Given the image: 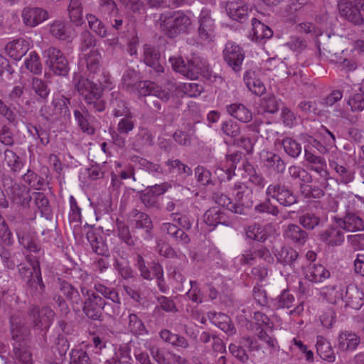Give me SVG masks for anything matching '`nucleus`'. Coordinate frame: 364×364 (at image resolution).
I'll return each mask as SVG.
<instances>
[{
  "mask_svg": "<svg viewBox=\"0 0 364 364\" xmlns=\"http://www.w3.org/2000/svg\"><path fill=\"white\" fill-rule=\"evenodd\" d=\"M75 89L83 97L88 109L94 112H103L105 102L102 99V88L87 78L80 77L75 83Z\"/></svg>",
  "mask_w": 364,
  "mask_h": 364,
  "instance_id": "nucleus-1",
  "label": "nucleus"
},
{
  "mask_svg": "<svg viewBox=\"0 0 364 364\" xmlns=\"http://www.w3.org/2000/svg\"><path fill=\"white\" fill-rule=\"evenodd\" d=\"M26 259L31 265L32 269L21 264L18 268L19 274L21 277L24 279L33 277L27 282L28 290L30 291L31 294L33 296H40L45 291V285L41 277L40 262L37 257L32 258L31 256L28 255Z\"/></svg>",
  "mask_w": 364,
  "mask_h": 364,
  "instance_id": "nucleus-2",
  "label": "nucleus"
},
{
  "mask_svg": "<svg viewBox=\"0 0 364 364\" xmlns=\"http://www.w3.org/2000/svg\"><path fill=\"white\" fill-rule=\"evenodd\" d=\"M161 27L169 38L186 33L191 25V20L181 11H174L161 16Z\"/></svg>",
  "mask_w": 364,
  "mask_h": 364,
  "instance_id": "nucleus-3",
  "label": "nucleus"
},
{
  "mask_svg": "<svg viewBox=\"0 0 364 364\" xmlns=\"http://www.w3.org/2000/svg\"><path fill=\"white\" fill-rule=\"evenodd\" d=\"M70 99L64 96L53 98L49 105H43L39 113L47 122L53 123L62 119L66 120L70 117V111L68 105Z\"/></svg>",
  "mask_w": 364,
  "mask_h": 364,
  "instance_id": "nucleus-4",
  "label": "nucleus"
},
{
  "mask_svg": "<svg viewBox=\"0 0 364 364\" xmlns=\"http://www.w3.org/2000/svg\"><path fill=\"white\" fill-rule=\"evenodd\" d=\"M266 196L275 200L283 207H290L299 201L298 196L285 184L279 182L269 184L265 192Z\"/></svg>",
  "mask_w": 364,
  "mask_h": 364,
  "instance_id": "nucleus-5",
  "label": "nucleus"
},
{
  "mask_svg": "<svg viewBox=\"0 0 364 364\" xmlns=\"http://www.w3.org/2000/svg\"><path fill=\"white\" fill-rule=\"evenodd\" d=\"M85 299L82 301V310L85 316L93 321H101L102 312L107 303L96 293L86 290Z\"/></svg>",
  "mask_w": 364,
  "mask_h": 364,
  "instance_id": "nucleus-6",
  "label": "nucleus"
},
{
  "mask_svg": "<svg viewBox=\"0 0 364 364\" xmlns=\"http://www.w3.org/2000/svg\"><path fill=\"white\" fill-rule=\"evenodd\" d=\"M55 312L48 306L39 308L31 305L28 311V317L33 328L41 331H48L51 326Z\"/></svg>",
  "mask_w": 364,
  "mask_h": 364,
  "instance_id": "nucleus-7",
  "label": "nucleus"
},
{
  "mask_svg": "<svg viewBox=\"0 0 364 364\" xmlns=\"http://www.w3.org/2000/svg\"><path fill=\"white\" fill-rule=\"evenodd\" d=\"M43 56L46 58V64L55 75H68L70 70L68 60L59 49L50 47L44 50Z\"/></svg>",
  "mask_w": 364,
  "mask_h": 364,
  "instance_id": "nucleus-8",
  "label": "nucleus"
},
{
  "mask_svg": "<svg viewBox=\"0 0 364 364\" xmlns=\"http://www.w3.org/2000/svg\"><path fill=\"white\" fill-rule=\"evenodd\" d=\"M237 209L236 213L245 214V210L253 205V191L247 183L237 181L232 187Z\"/></svg>",
  "mask_w": 364,
  "mask_h": 364,
  "instance_id": "nucleus-9",
  "label": "nucleus"
},
{
  "mask_svg": "<svg viewBox=\"0 0 364 364\" xmlns=\"http://www.w3.org/2000/svg\"><path fill=\"white\" fill-rule=\"evenodd\" d=\"M10 333L12 343L27 342L31 333L30 328L26 323V318L21 313L16 312L9 318Z\"/></svg>",
  "mask_w": 364,
  "mask_h": 364,
  "instance_id": "nucleus-10",
  "label": "nucleus"
},
{
  "mask_svg": "<svg viewBox=\"0 0 364 364\" xmlns=\"http://www.w3.org/2000/svg\"><path fill=\"white\" fill-rule=\"evenodd\" d=\"M338 6L341 16L348 21L358 26L364 23L360 14V10L364 11V0H355L354 4L350 1L340 2Z\"/></svg>",
  "mask_w": 364,
  "mask_h": 364,
  "instance_id": "nucleus-11",
  "label": "nucleus"
},
{
  "mask_svg": "<svg viewBox=\"0 0 364 364\" xmlns=\"http://www.w3.org/2000/svg\"><path fill=\"white\" fill-rule=\"evenodd\" d=\"M223 58L227 64L237 73L242 70L245 53L238 45L233 42H228L223 50Z\"/></svg>",
  "mask_w": 364,
  "mask_h": 364,
  "instance_id": "nucleus-12",
  "label": "nucleus"
},
{
  "mask_svg": "<svg viewBox=\"0 0 364 364\" xmlns=\"http://www.w3.org/2000/svg\"><path fill=\"white\" fill-rule=\"evenodd\" d=\"M133 91L136 92L140 97H149V101H151L153 97H156L157 99L164 102H167L170 98V95L168 92L163 90L154 82L149 80L138 82Z\"/></svg>",
  "mask_w": 364,
  "mask_h": 364,
  "instance_id": "nucleus-13",
  "label": "nucleus"
},
{
  "mask_svg": "<svg viewBox=\"0 0 364 364\" xmlns=\"http://www.w3.org/2000/svg\"><path fill=\"white\" fill-rule=\"evenodd\" d=\"M129 223L133 228L143 229L145 231L144 239L152 238L154 225L150 216L136 209H133L129 214Z\"/></svg>",
  "mask_w": 364,
  "mask_h": 364,
  "instance_id": "nucleus-14",
  "label": "nucleus"
},
{
  "mask_svg": "<svg viewBox=\"0 0 364 364\" xmlns=\"http://www.w3.org/2000/svg\"><path fill=\"white\" fill-rule=\"evenodd\" d=\"M198 35L203 41H212L215 30V20L212 18L211 11L207 8L201 10L198 17Z\"/></svg>",
  "mask_w": 364,
  "mask_h": 364,
  "instance_id": "nucleus-15",
  "label": "nucleus"
},
{
  "mask_svg": "<svg viewBox=\"0 0 364 364\" xmlns=\"http://www.w3.org/2000/svg\"><path fill=\"white\" fill-rule=\"evenodd\" d=\"M6 191L12 203L23 208L29 207L32 196L30 195L29 189L26 186L15 183Z\"/></svg>",
  "mask_w": 364,
  "mask_h": 364,
  "instance_id": "nucleus-16",
  "label": "nucleus"
},
{
  "mask_svg": "<svg viewBox=\"0 0 364 364\" xmlns=\"http://www.w3.org/2000/svg\"><path fill=\"white\" fill-rule=\"evenodd\" d=\"M360 343L358 335L351 331L340 332L337 338V350L341 353H351L355 350Z\"/></svg>",
  "mask_w": 364,
  "mask_h": 364,
  "instance_id": "nucleus-17",
  "label": "nucleus"
},
{
  "mask_svg": "<svg viewBox=\"0 0 364 364\" xmlns=\"http://www.w3.org/2000/svg\"><path fill=\"white\" fill-rule=\"evenodd\" d=\"M23 227H19L16 230V235L18 242L29 252L38 255H42L43 250L37 240L27 230L28 223H23Z\"/></svg>",
  "mask_w": 364,
  "mask_h": 364,
  "instance_id": "nucleus-18",
  "label": "nucleus"
},
{
  "mask_svg": "<svg viewBox=\"0 0 364 364\" xmlns=\"http://www.w3.org/2000/svg\"><path fill=\"white\" fill-rule=\"evenodd\" d=\"M259 158L264 167L272 170L277 173H283L286 164L282 157L272 151L263 150L259 154Z\"/></svg>",
  "mask_w": 364,
  "mask_h": 364,
  "instance_id": "nucleus-19",
  "label": "nucleus"
},
{
  "mask_svg": "<svg viewBox=\"0 0 364 364\" xmlns=\"http://www.w3.org/2000/svg\"><path fill=\"white\" fill-rule=\"evenodd\" d=\"M58 284L60 291L70 301L73 310L76 313L80 312L82 306V299L78 290L67 281L60 278L58 279Z\"/></svg>",
  "mask_w": 364,
  "mask_h": 364,
  "instance_id": "nucleus-20",
  "label": "nucleus"
},
{
  "mask_svg": "<svg viewBox=\"0 0 364 364\" xmlns=\"http://www.w3.org/2000/svg\"><path fill=\"white\" fill-rule=\"evenodd\" d=\"M162 233L167 235L177 245H186L191 242L188 235L172 223H164L161 225Z\"/></svg>",
  "mask_w": 364,
  "mask_h": 364,
  "instance_id": "nucleus-21",
  "label": "nucleus"
},
{
  "mask_svg": "<svg viewBox=\"0 0 364 364\" xmlns=\"http://www.w3.org/2000/svg\"><path fill=\"white\" fill-rule=\"evenodd\" d=\"M21 16L24 24L29 27H35L41 22L48 19V12L42 8H25L22 11Z\"/></svg>",
  "mask_w": 364,
  "mask_h": 364,
  "instance_id": "nucleus-22",
  "label": "nucleus"
},
{
  "mask_svg": "<svg viewBox=\"0 0 364 364\" xmlns=\"http://www.w3.org/2000/svg\"><path fill=\"white\" fill-rule=\"evenodd\" d=\"M305 278L311 282H323L331 276L330 272L320 264L308 262L303 267Z\"/></svg>",
  "mask_w": 364,
  "mask_h": 364,
  "instance_id": "nucleus-23",
  "label": "nucleus"
},
{
  "mask_svg": "<svg viewBox=\"0 0 364 364\" xmlns=\"http://www.w3.org/2000/svg\"><path fill=\"white\" fill-rule=\"evenodd\" d=\"M144 62L151 67L156 73L164 72V68L161 64V55L159 50L151 45L144 46Z\"/></svg>",
  "mask_w": 364,
  "mask_h": 364,
  "instance_id": "nucleus-24",
  "label": "nucleus"
},
{
  "mask_svg": "<svg viewBox=\"0 0 364 364\" xmlns=\"http://www.w3.org/2000/svg\"><path fill=\"white\" fill-rule=\"evenodd\" d=\"M305 160L309 164V169L317 173L319 176L325 180L329 177V173L326 169V160L319 156H316L305 149Z\"/></svg>",
  "mask_w": 364,
  "mask_h": 364,
  "instance_id": "nucleus-25",
  "label": "nucleus"
},
{
  "mask_svg": "<svg viewBox=\"0 0 364 364\" xmlns=\"http://www.w3.org/2000/svg\"><path fill=\"white\" fill-rule=\"evenodd\" d=\"M343 301L347 306L359 309L364 304V294L358 287L349 285L346 287Z\"/></svg>",
  "mask_w": 364,
  "mask_h": 364,
  "instance_id": "nucleus-26",
  "label": "nucleus"
},
{
  "mask_svg": "<svg viewBox=\"0 0 364 364\" xmlns=\"http://www.w3.org/2000/svg\"><path fill=\"white\" fill-rule=\"evenodd\" d=\"M284 237L292 243L302 246L307 241L309 235L306 231L303 230L299 225L290 224L284 229Z\"/></svg>",
  "mask_w": 364,
  "mask_h": 364,
  "instance_id": "nucleus-27",
  "label": "nucleus"
},
{
  "mask_svg": "<svg viewBox=\"0 0 364 364\" xmlns=\"http://www.w3.org/2000/svg\"><path fill=\"white\" fill-rule=\"evenodd\" d=\"M274 255L278 262L289 265L291 268H295L299 259L298 252L289 246L282 247L279 250L274 252Z\"/></svg>",
  "mask_w": 364,
  "mask_h": 364,
  "instance_id": "nucleus-28",
  "label": "nucleus"
},
{
  "mask_svg": "<svg viewBox=\"0 0 364 364\" xmlns=\"http://www.w3.org/2000/svg\"><path fill=\"white\" fill-rule=\"evenodd\" d=\"M11 358L21 364H33L32 354L28 349L27 342L12 343Z\"/></svg>",
  "mask_w": 364,
  "mask_h": 364,
  "instance_id": "nucleus-29",
  "label": "nucleus"
},
{
  "mask_svg": "<svg viewBox=\"0 0 364 364\" xmlns=\"http://www.w3.org/2000/svg\"><path fill=\"white\" fill-rule=\"evenodd\" d=\"M225 10L228 16L235 21L242 20L248 14V6L240 1H228Z\"/></svg>",
  "mask_w": 364,
  "mask_h": 364,
  "instance_id": "nucleus-30",
  "label": "nucleus"
},
{
  "mask_svg": "<svg viewBox=\"0 0 364 364\" xmlns=\"http://www.w3.org/2000/svg\"><path fill=\"white\" fill-rule=\"evenodd\" d=\"M337 223L341 228L347 231L354 232L364 229L363 220L353 213H348L343 218L337 220Z\"/></svg>",
  "mask_w": 364,
  "mask_h": 364,
  "instance_id": "nucleus-31",
  "label": "nucleus"
},
{
  "mask_svg": "<svg viewBox=\"0 0 364 364\" xmlns=\"http://www.w3.org/2000/svg\"><path fill=\"white\" fill-rule=\"evenodd\" d=\"M110 107L112 109V115L114 117H121L132 113L123 96L119 92H112Z\"/></svg>",
  "mask_w": 364,
  "mask_h": 364,
  "instance_id": "nucleus-32",
  "label": "nucleus"
},
{
  "mask_svg": "<svg viewBox=\"0 0 364 364\" xmlns=\"http://www.w3.org/2000/svg\"><path fill=\"white\" fill-rule=\"evenodd\" d=\"M252 29L250 35L252 41L259 42L262 40L269 39L272 37V30L257 18H252Z\"/></svg>",
  "mask_w": 364,
  "mask_h": 364,
  "instance_id": "nucleus-33",
  "label": "nucleus"
},
{
  "mask_svg": "<svg viewBox=\"0 0 364 364\" xmlns=\"http://www.w3.org/2000/svg\"><path fill=\"white\" fill-rule=\"evenodd\" d=\"M316 352L321 359L329 363L336 360V354L330 343L323 336H318L316 337Z\"/></svg>",
  "mask_w": 364,
  "mask_h": 364,
  "instance_id": "nucleus-34",
  "label": "nucleus"
},
{
  "mask_svg": "<svg viewBox=\"0 0 364 364\" xmlns=\"http://www.w3.org/2000/svg\"><path fill=\"white\" fill-rule=\"evenodd\" d=\"M5 50L11 58L19 60L28 52V46L25 40L20 38L9 43Z\"/></svg>",
  "mask_w": 364,
  "mask_h": 364,
  "instance_id": "nucleus-35",
  "label": "nucleus"
},
{
  "mask_svg": "<svg viewBox=\"0 0 364 364\" xmlns=\"http://www.w3.org/2000/svg\"><path fill=\"white\" fill-rule=\"evenodd\" d=\"M80 109H75L74 117L80 129L87 134L95 133V128L90 124L88 109L84 105L80 107Z\"/></svg>",
  "mask_w": 364,
  "mask_h": 364,
  "instance_id": "nucleus-36",
  "label": "nucleus"
},
{
  "mask_svg": "<svg viewBox=\"0 0 364 364\" xmlns=\"http://www.w3.org/2000/svg\"><path fill=\"white\" fill-rule=\"evenodd\" d=\"M346 287L341 284H330L322 288V295L331 304H336L338 301L344 299Z\"/></svg>",
  "mask_w": 364,
  "mask_h": 364,
  "instance_id": "nucleus-37",
  "label": "nucleus"
},
{
  "mask_svg": "<svg viewBox=\"0 0 364 364\" xmlns=\"http://www.w3.org/2000/svg\"><path fill=\"white\" fill-rule=\"evenodd\" d=\"M268 225H262L258 223H253L245 228V235L247 238L263 242L268 237Z\"/></svg>",
  "mask_w": 364,
  "mask_h": 364,
  "instance_id": "nucleus-38",
  "label": "nucleus"
},
{
  "mask_svg": "<svg viewBox=\"0 0 364 364\" xmlns=\"http://www.w3.org/2000/svg\"><path fill=\"white\" fill-rule=\"evenodd\" d=\"M244 82L249 90L257 95L264 94L266 90L264 83L257 77L255 71L247 70L244 75Z\"/></svg>",
  "mask_w": 364,
  "mask_h": 364,
  "instance_id": "nucleus-39",
  "label": "nucleus"
},
{
  "mask_svg": "<svg viewBox=\"0 0 364 364\" xmlns=\"http://www.w3.org/2000/svg\"><path fill=\"white\" fill-rule=\"evenodd\" d=\"M329 166L333 169L341 183L348 184L354 179V171L348 166L339 164L334 160L329 161Z\"/></svg>",
  "mask_w": 364,
  "mask_h": 364,
  "instance_id": "nucleus-40",
  "label": "nucleus"
},
{
  "mask_svg": "<svg viewBox=\"0 0 364 364\" xmlns=\"http://www.w3.org/2000/svg\"><path fill=\"white\" fill-rule=\"evenodd\" d=\"M227 111L231 116L244 123H247L252 119L251 111L240 103L228 105Z\"/></svg>",
  "mask_w": 364,
  "mask_h": 364,
  "instance_id": "nucleus-41",
  "label": "nucleus"
},
{
  "mask_svg": "<svg viewBox=\"0 0 364 364\" xmlns=\"http://www.w3.org/2000/svg\"><path fill=\"white\" fill-rule=\"evenodd\" d=\"M320 240L328 245H341L344 241V235L342 230L337 228H330L321 233Z\"/></svg>",
  "mask_w": 364,
  "mask_h": 364,
  "instance_id": "nucleus-42",
  "label": "nucleus"
},
{
  "mask_svg": "<svg viewBox=\"0 0 364 364\" xmlns=\"http://www.w3.org/2000/svg\"><path fill=\"white\" fill-rule=\"evenodd\" d=\"M153 144L154 136L151 132L146 128L140 129L132 141L133 149L137 151L142 148L150 146Z\"/></svg>",
  "mask_w": 364,
  "mask_h": 364,
  "instance_id": "nucleus-43",
  "label": "nucleus"
},
{
  "mask_svg": "<svg viewBox=\"0 0 364 364\" xmlns=\"http://www.w3.org/2000/svg\"><path fill=\"white\" fill-rule=\"evenodd\" d=\"M186 70L188 72L185 73L184 76L191 79L198 78L199 74L205 75L208 72L205 63L198 57H193L188 60Z\"/></svg>",
  "mask_w": 364,
  "mask_h": 364,
  "instance_id": "nucleus-44",
  "label": "nucleus"
},
{
  "mask_svg": "<svg viewBox=\"0 0 364 364\" xmlns=\"http://www.w3.org/2000/svg\"><path fill=\"white\" fill-rule=\"evenodd\" d=\"M49 31L50 34L57 39L70 41L72 32L69 27L61 21H55L50 26Z\"/></svg>",
  "mask_w": 364,
  "mask_h": 364,
  "instance_id": "nucleus-45",
  "label": "nucleus"
},
{
  "mask_svg": "<svg viewBox=\"0 0 364 364\" xmlns=\"http://www.w3.org/2000/svg\"><path fill=\"white\" fill-rule=\"evenodd\" d=\"M203 221L205 223L215 228L218 224H225L226 223L225 215L223 212L218 208H211L208 209L203 215Z\"/></svg>",
  "mask_w": 364,
  "mask_h": 364,
  "instance_id": "nucleus-46",
  "label": "nucleus"
},
{
  "mask_svg": "<svg viewBox=\"0 0 364 364\" xmlns=\"http://www.w3.org/2000/svg\"><path fill=\"white\" fill-rule=\"evenodd\" d=\"M242 153L235 151L226 155L225 161L221 164L222 169L225 171L228 180H230L235 175V170L237 164L242 160Z\"/></svg>",
  "mask_w": 364,
  "mask_h": 364,
  "instance_id": "nucleus-47",
  "label": "nucleus"
},
{
  "mask_svg": "<svg viewBox=\"0 0 364 364\" xmlns=\"http://www.w3.org/2000/svg\"><path fill=\"white\" fill-rule=\"evenodd\" d=\"M87 240L90 242L92 250L99 255L105 256L108 254V248L102 240V237L97 235L94 230H90L87 232Z\"/></svg>",
  "mask_w": 364,
  "mask_h": 364,
  "instance_id": "nucleus-48",
  "label": "nucleus"
},
{
  "mask_svg": "<svg viewBox=\"0 0 364 364\" xmlns=\"http://www.w3.org/2000/svg\"><path fill=\"white\" fill-rule=\"evenodd\" d=\"M95 290L102 294L105 298L110 299L114 304L117 305L116 309H114V314H119V304H121L120 298L117 291L113 289L107 287L100 282H97L94 284Z\"/></svg>",
  "mask_w": 364,
  "mask_h": 364,
  "instance_id": "nucleus-49",
  "label": "nucleus"
},
{
  "mask_svg": "<svg viewBox=\"0 0 364 364\" xmlns=\"http://www.w3.org/2000/svg\"><path fill=\"white\" fill-rule=\"evenodd\" d=\"M86 67L90 74H97L102 66V55L97 50H92L85 55Z\"/></svg>",
  "mask_w": 364,
  "mask_h": 364,
  "instance_id": "nucleus-50",
  "label": "nucleus"
},
{
  "mask_svg": "<svg viewBox=\"0 0 364 364\" xmlns=\"http://www.w3.org/2000/svg\"><path fill=\"white\" fill-rule=\"evenodd\" d=\"M288 174L294 180H298L300 183H310L312 182L311 175L304 168L298 165H291L288 168Z\"/></svg>",
  "mask_w": 364,
  "mask_h": 364,
  "instance_id": "nucleus-51",
  "label": "nucleus"
},
{
  "mask_svg": "<svg viewBox=\"0 0 364 364\" xmlns=\"http://www.w3.org/2000/svg\"><path fill=\"white\" fill-rule=\"evenodd\" d=\"M299 223L306 230H312L320 225L321 218L317 213L309 211L299 217Z\"/></svg>",
  "mask_w": 364,
  "mask_h": 364,
  "instance_id": "nucleus-52",
  "label": "nucleus"
},
{
  "mask_svg": "<svg viewBox=\"0 0 364 364\" xmlns=\"http://www.w3.org/2000/svg\"><path fill=\"white\" fill-rule=\"evenodd\" d=\"M279 100L273 95H268L259 101V111L262 113L274 114L279 108Z\"/></svg>",
  "mask_w": 364,
  "mask_h": 364,
  "instance_id": "nucleus-53",
  "label": "nucleus"
},
{
  "mask_svg": "<svg viewBox=\"0 0 364 364\" xmlns=\"http://www.w3.org/2000/svg\"><path fill=\"white\" fill-rule=\"evenodd\" d=\"M278 143L283 146L285 153L294 159L297 158L301 152V144L291 137H286L281 141H278Z\"/></svg>",
  "mask_w": 364,
  "mask_h": 364,
  "instance_id": "nucleus-54",
  "label": "nucleus"
},
{
  "mask_svg": "<svg viewBox=\"0 0 364 364\" xmlns=\"http://www.w3.org/2000/svg\"><path fill=\"white\" fill-rule=\"evenodd\" d=\"M117 232L119 239L126 245H135L137 238L132 235L129 225L124 222L117 220Z\"/></svg>",
  "mask_w": 364,
  "mask_h": 364,
  "instance_id": "nucleus-55",
  "label": "nucleus"
},
{
  "mask_svg": "<svg viewBox=\"0 0 364 364\" xmlns=\"http://www.w3.org/2000/svg\"><path fill=\"white\" fill-rule=\"evenodd\" d=\"M135 125V117L132 112L123 116L122 118L119 119L117 126V131L121 134L128 136L129 133L133 131Z\"/></svg>",
  "mask_w": 364,
  "mask_h": 364,
  "instance_id": "nucleus-56",
  "label": "nucleus"
},
{
  "mask_svg": "<svg viewBox=\"0 0 364 364\" xmlns=\"http://www.w3.org/2000/svg\"><path fill=\"white\" fill-rule=\"evenodd\" d=\"M128 330L135 336H142L148 333L144 322L135 314L129 315Z\"/></svg>",
  "mask_w": 364,
  "mask_h": 364,
  "instance_id": "nucleus-57",
  "label": "nucleus"
},
{
  "mask_svg": "<svg viewBox=\"0 0 364 364\" xmlns=\"http://www.w3.org/2000/svg\"><path fill=\"white\" fill-rule=\"evenodd\" d=\"M299 190L301 194L306 199H319L324 196V191L318 186L308 183H300Z\"/></svg>",
  "mask_w": 364,
  "mask_h": 364,
  "instance_id": "nucleus-58",
  "label": "nucleus"
},
{
  "mask_svg": "<svg viewBox=\"0 0 364 364\" xmlns=\"http://www.w3.org/2000/svg\"><path fill=\"white\" fill-rule=\"evenodd\" d=\"M139 198L147 209L159 210L161 208L159 198L147 188L139 193Z\"/></svg>",
  "mask_w": 364,
  "mask_h": 364,
  "instance_id": "nucleus-59",
  "label": "nucleus"
},
{
  "mask_svg": "<svg viewBox=\"0 0 364 364\" xmlns=\"http://www.w3.org/2000/svg\"><path fill=\"white\" fill-rule=\"evenodd\" d=\"M28 132L34 139L39 140V144L43 146H47L50 142V132L41 126L31 125Z\"/></svg>",
  "mask_w": 364,
  "mask_h": 364,
  "instance_id": "nucleus-60",
  "label": "nucleus"
},
{
  "mask_svg": "<svg viewBox=\"0 0 364 364\" xmlns=\"http://www.w3.org/2000/svg\"><path fill=\"white\" fill-rule=\"evenodd\" d=\"M212 319L218 318L220 321L214 320L213 322L228 335H233L236 332L234 325L230 321V318L223 314L212 313Z\"/></svg>",
  "mask_w": 364,
  "mask_h": 364,
  "instance_id": "nucleus-61",
  "label": "nucleus"
},
{
  "mask_svg": "<svg viewBox=\"0 0 364 364\" xmlns=\"http://www.w3.org/2000/svg\"><path fill=\"white\" fill-rule=\"evenodd\" d=\"M129 350L126 347H120L114 356L106 360L105 364H132Z\"/></svg>",
  "mask_w": 364,
  "mask_h": 364,
  "instance_id": "nucleus-62",
  "label": "nucleus"
},
{
  "mask_svg": "<svg viewBox=\"0 0 364 364\" xmlns=\"http://www.w3.org/2000/svg\"><path fill=\"white\" fill-rule=\"evenodd\" d=\"M4 160L14 172L19 171L23 166L19 156L11 149H6L4 151Z\"/></svg>",
  "mask_w": 364,
  "mask_h": 364,
  "instance_id": "nucleus-63",
  "label": "nucleus"
},
{
  "mask_svg": "<svg viewBox=\"0 0 364 364\" xmlns=\"http://www.w3.org/2000/svg\"><path fill=\"white\" fill-rule=\"evenodd\" d=\"M70 356V364H92L88 354L82 349H72Z\"/></svg>",
  "mask_w": 364,
  "mask_h": 364,
  "instance_id": "nucleus-64",
  "label": "nucleus"
}]
</instances>
